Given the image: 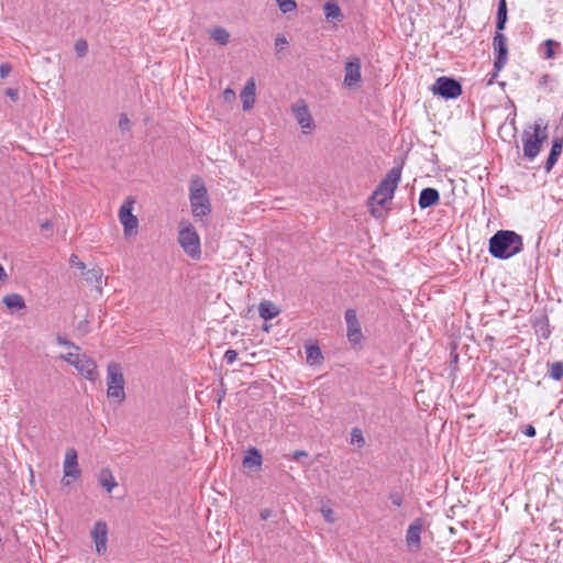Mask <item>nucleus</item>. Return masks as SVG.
I'll return each instance as SVG.
<instances>
[{
  "label": "nucleus",
  "instance_id": "35",
  "mask_svg": "<svg viewBox=\"0 0 563 563\" xmlns=\"http://www.w3.org/2000/svg\"><path fill=\"white\" fill-rule=\"evenodd\" d=\"M321 514L327 522H330V523L334 522L335 516H334V511L331 508L322 507Z\"/></svg>",
  "mask_w": 563,
  "mask_h": 563
},
{
  "label": "nucleus",
  "instance_id": "49",
  "mask_svg": "<svg viewBox=\"0 0 563 563\" xmlns=\"http://www.w3.org/2000/svg\"><path fill=\"white\" fill-rule=\"evenodd\" d=\"M497 74H498V71L495 69V71H494V73H492V74H489V75H488V76H489V78H488V80H487V85H488V86H490V85H493V84H494V80L496 79Z\"/></svg>",
  "mask_w": 563,
  "mask_h": 563
},
{
  "label": "nucleus",
  "instance_id": "9",
  "mask_svg": "<svg viewBox=\"0 0 563 563\" xmlns=\"http://www.w3.org/2000/svg\"><path fill=\"white\" fill-rule=\"evenodd\" d=\"M432 91L444 99H455L462 93V85L451 77H439L432 86Z\"/></svg>",
  "mask_w": 563,
  "mask_h": 563
},
{
  "label": "nucleus",
  "instance_id": "32",
  "mask_svg": "<svg viewBox=\"0 0 563 563\" xmlns=\"http://www.w3.org/2000/svg\"><path fill=\"white\" fill-rule=\"evenodd\" d=\"M75 52L78 57H84L88 52V44L85 40H78L75 43Z\"/></svg>",
  "mask_w": 563,
  "mask_h": 563
},
{
  "label": "nucleus",
  "instance_id": "38",
  "mask_svg": "<svg viewBox=\"0 0 563 563\" xmlns=\"http://www.w3.org/2000/svg\"><path fill=\"white\" fill-rule=\"evenodd\" d=\"M225 102H233L235 100V92L231 88H227L222 93Z\"/></svg>",
  "mask_w": 563,
  "mask_h": 563
},
{
  "label": "nucleus",
  "instance_id": "6",
  "mask_svg": "<svg viewBox=\"0 0 563 563\" xmlns=\"http://www.w3.org/2000/svg\"><path fill=\"white\" fill-rule=\"evenodd\" d=\"M178 242L190 257L198 258L200 256V238L190 223H180Z\"/></svg>",
  "mask_w": 563,
  "mask_h": 563
},
{
  "label": "nucleus",
  "instance_id": "2",
  "mask_svg": "<svg viewBox=\"0 0 563 563\" xmlns=\"http://www.w3.org/2000/svg\"><path fill=\"white\" fill-rule=\"evenodd\" d=\"M523 250V239L510 230H499L490 236L488 242L489 254L499 260H508Z\"/></svg>",
  "mask_w": 563,
  "mask_h": 563
},
{
  "label": "nucleus",
  "instance_id": "42",
  "mask_svg": "<svg viewBox=\"0 0 563 563\" xmlns=\"http://www.w3.org/2000/svg\"><path fill=\"white\" fill-rule=\"evenodd\" d=\"M307 456H308L307 451L298 450L292 453L291 460L299 462V461H301L302 457H307Z\"/></svg>",
  "mask_w": 563,
  "mask_h": 563
},
{
  "label": "nucleus",
  "instance_id": "24",
  "mask_svg": "<svg viewBox=\"0 0 563 563\" xmlns=\"http://www.w3.org/2000/svg\"><path fill=\"white\" fill-rule=\"evenodd\" d=\"M210 37L220 45H227L230 40V33L222 26H216L209 31Z\"/></svg>",
  "mask_w": 563,
  "mask_h": 563
},
{
  "label": "nucleus",
  "instance_id": "50",
  "mask_svg": "<svg viewBox=\"0 0 563 563\" xmlns=\"http://www.w3.org/2000/svg\"><path fill=\"white\" fill-rule=\"evenodd\" d=\"M8 278V275L3 268V266L0 264V282H4Z\"/></svg>",
  "mask_w": 563,
  "mask_h": 563
},
{
  "label": "nucleus",
  "instance_id": "4",
  "mask_svg": "<svg viewBox=\"0 0 563 563\" xmlns=\"http://www.w3.org/2000/svg\"><path fill=\"white\" fill-rule=\"evenodd\" d=\"M190 207L195 218L202 219L211 212V206L208 198L207 188L199 177L190 181Z\"/></svg>",
  "mask_w": 563,
  "mask_h": 563
},
{
  "label": "nucleus",
  "instance_id": "22",
  "mask_svg": "<svg viewBox=\"0 0 563 563\" xmlns=\"http://www.w3.org/2000/svg\"><path fill=\"white\" fill-rule=\"evenodd\" d=\"M258 312L264 320H271L279 313V309L271 301H262L258 306Z\"/></svg>",
  "mask_w": 563,
  "mask_h": 563
},
{
  "label": "nucleus",
  "instance_id": "13",
  "mask_svg": "<svg viewBox=\"0 0 563 563\" xmlns=\"http://www.w3.org/2000/svg\"><path fill=\"white\" fill-rule=\"evenodd\" d=\"M91 538L96 544V552L103 555L107 552L108 526L104 521H97L91 530Z\"/></svg>",
  "mask_w": 563,
  "mask_h": 563
},
{
  "label": "nucleus",
  "instance_id": "33",
  "mask_svg": "<svg viewBox=\"0 0 563 563\" xmlns=\"http://www.w3.org/2000/svg\"><path fill=\"white\" fill-rule=\"evenodd\" d=\"M508 10L506 0H499L498 9H497V18H503L508 20Z\"/></svg>",
  "mask_w": 563,
  "mask_h": 563
},
{
  "label": "nucleus",
  "instance_id": "30",
  "mask_svg": "<svg viewBox=\"0 0 563 563\" xmlns=\"http://www.w3.org/2000/svg\"><path fill=\"white\" fill-rule=\"evenodd\" d=\"M351 443L356 444L358 448H362L365 444V439L363 437L362 430L358 428H353L351 431Z\"/></svg>",
  "mask_w": 563,
  "mask_h": 563
},
{
  "label": "nucleus",
  "instance_id": "20",
  "mask_svg": "<svg viewBox=\"0 0 563 563\" xmlns=\"http://www.w3.org/2000/svg\"><path fill=\"white\" fill-rule=\"evenodd\" d=\"M100 485L108 492L111 493L114 487L118 486L111 471L109 468H102L98 476Z\"/></svg>",
  "mask_w": 563,
  "mask_h": 563
},
{
  "label": "nucleus",
  "instance_id": "46",
  "mask_svg": "<svg viewBox=\"0 0 563 563\" xmlns=\"http://www.w3.org/2000/svg\"><path fill=\"white\" fill-rule=\"evenodd\" d=\"M523 434L529 437V438L534 437L536 435V428L532 424L526 426V428L523 430Z\"/></svg>",
  "mask_w": 563,
  "mask_h": 563
},
{
  "label": "nucleus",
  "instance_id": "34",
  "mask_svg": "<svg viewBox=\"0 0 563 563\" xmlns=\"http://www.w3.org/2000/svg\"><path fill=\"white\" fill-rule=\"evenodd\" d=\"M389 499H390V501H391V504H393L394 506L399 507V506H401V505H402L404 496H402V494H401V493H399V492H393V493H390V495H389Z\"/></svg>",
  "mask_w": 563,
  "mask_h": 563
},
{
  "label": "nucleus",
  "instance_id": "27",
  "mask_svg": "<svg viewBox=\"0 0 563 563\" xmlns=\"http://www.w3.org/2000/svg\"><path fill=\"white\" fill-rule=\"evenodd\" d=\"M545 48L544 51V58L545 59H552L555 57V47H560V43L554 40H545L542 44Z\"/></svg>",
  "mask_w": 563,
  "mask_h": 563
},
{
  "label": "nucleus",
  "instance_id": "29",
  "mask_svg": "<svg viewBox=\"0 0 563 563\" xmlns=\"http://www.w3.org/2000/svg\"><path fill=\"white\" fill-rule=\"evenodd\" d=\"M307 358L313 363L319 362L322 358L321 350L318 345H310L306 350Z\"/></svg>",
  "mask_w": 563,
  "mask_h": 563
},
{
  "label": "nucleus",
  "instance_id": "14",
  "mask_svg": "<svg viewBox=\"0 0 563 563\" xmlns=\"http://www.w3.org/2000/svg\"><path fill=\"white\" fill-rule=\"evenodd\" d=\"M422 529L423 520L421 518H417L412 523L409 525L406 533V542L410 549H420Z\"/></svg>",
  "mask_w": 563,
  "mask_h": 563
},
{
  "label": "nucleus",
  "instance_id": "12",
  "mask_svg": "<svg viewBox=\"0 0 563 563\" xmlns=\"http://www.w3.org/2000/svg\"><path fill=\"white\" fill-rule=\"evenodd\" d=\"M345 322H346V336L349 341L353 344L360 343L363 334L361 324L358 322L356 311L354 309H347L345 311Z\"/></svg>",
  "mask_w": 563,
  "mask_h": 563
},
{
  "label": "nucleus",
  "instance_id": "39",
  "mask_svg": "<svg viewBox=\"0 0 563 563\" xmlns=\"http://www.w3.org/2000/svg\"><path fill=\"white\" fill-rule=\"evenodd\" d=\"M236 357H238V353L235 350H228L224 353V360L228 364H232L233 362H235Z\"/></svg>",
  "mask_w": 563,
  "mask_h": 563
},
{
  "label": "nucleus",
  "instance_id": "40",
  "mask_svg": "<svg viewBox=\"0 0 563 563\" xmlns=\"http://www.w3.org/2000/svg\"><path fill=\"white\" fill-rule=\"evenodd\" d=\"M12 67L9 63H2L0 65V77L3 79L11 73Z\"/></svg>",
  "mask_w": 563,
  "mask_h": 563
},
{
  "label": "nucleus",
  "instance_id": "26",
  "mask_svg": "<svg viewBox=\"0 0 563 563\" xmlns=\"http://www.w3.org/2000/svg\"><path fill=\"white\" fill-rule=\"evenodd\" d=\"M102 277V269L99 267L89 269L84 273V278L90 284H99Z\"/></svg>",
  "mask_w": 563,
  "mask_h": 563
},
{
  "label": "nucleus",
  "instance_id": "51",
  "mask_svg": "<svg viewBox=\"0 0 563 563\" xmlns=\"http://www.w3.org/2000/svg\"><path fill=\"white\" fill-rule=\"evenodd\" d=\"M275 44H276V46L285 45V44H287V40L284 36H278L276 38V43Z\"/></svg>",
  "mask_w": 563,
  "mask_h": 563
},
{
  "label": "nucleus",
  "instance_id": "16",
  "mask_svg": "<svg viewBox=\"0 0 563 563\" xmlns=\"http://www.w3.org/2000/svg\"><path fill=\"white\" fill-rule=\"evenodd\" d=\"M77 452L74 449H68L65 454L64 461V476L78 478L80 476V470L78 467Z\"/></svg>",
  "mask_w": 563,
  "mask_h": 563
},
{
  "label": "nucleus",
  "instance_id": "47",
  "mask_svg": "<svg viewBox=\"0 0 563 563\" xmlns=\"http://www.w3.org/2000/svg\"><path fill=\"white\" fill-rule=\"evenodd\" d=\"M271 516H272V510L267 509V508L262 509L260 512V517L262 520H267Z\"/></svg>",
  "mask_w": 563,
  "mask_h": 563
},
{
  "label": "nucleus",
  "instance_id": "44",
  "mask_svg": "<svg viewBox=\"0 0 563 563\" xmlns=\"http://www.w3.org/2000/svg\"><path fill=\"white\" fill-rule=\"evenodd\" d=\"M539 335L543 339H548L550 335L549 324H543L540 327V329L537 331Z\"/></svg>",
  "mask_w": 563,
  "mask_h": 563
},
{
  "label": "nucleus",
  "instance_id": "5",
  "mask_svg": "<svg viewBox=\"0 0 563 563\" xmlns=\"http://www.w3.org/2000/svg\"><path fill=\"white\" fill-rule=\"evenodd\" d=\"M108 397L117 399L119 402L125 399L124 377L120 364L111 362L107 368Z\"/></svg>",
  "mask_w": 563,
  "mask_h": 563
},
{
  "label": "nucleus",
  "instance_id": "45",
  "mask_svg": "<svg viewBox=\"0 0 563 563\" xmlns=\"http://www.w3.org/2000/svg\"><path fill=\"white\" fill-rule=\"evenodd\" d=\"M57 342H58V344H60V345L71 346V347L76 349L77 351L79 350V347H78V346H76L74 343L69 342L68 340H66L65 338H63V336H60V335H59V336H57Z\"/></svg>",
  "mask_w": 563,
  "mask_h": 563
},
{
  "label": "nucleus",
  "instance_id": "37",
  "mask_svg": "<svg viewBox=\"0 0 563 563\" xmlns=\"http://www.w3.org/2000/svg\"><path fill=\"white\" fill-rule=\"evenodd\" d=\"M119 128L122 130V131H128L130 130V120L128 118L126 114H121L120 115V119H119Z\"/></svg>",
  "mask_w": 563,
  "mask_h": 563
},
{
  "label": "nucleus",
  "instance_id": "52",
  "mask_svg": "<svg viewBox=\"0 0 563 563\" xmlns=\"http://www.w3.org/2000/svg\"><path fill=\"white\" fill-rule=\"evenodd\" d=\"M49 227H51V224H49L48 222H46V223H44V224L42 225V228H43V229H48Z\"/></svg>",
  "mask_w": 563,
  "mask_h": 563
},
{
  "label": "nucleus",
  "instance_id": "43",
  "mask_svg": "<svg viewBox=\"0 0 563 563\" xmlns=\"http://www.w3.org/2000/svg\"><path fill=\"white\" fill-rule=\"evenodd\" d=\"M507 19L497 18L496 19V32L503 33L506 27Z\"/></svg>",
  "mask_w": 563,
  "mask_h": 563
},
{
  "label": "nucleus",
  "instance_id": "36",
  "mask_svg": "<svg viewBox=\"0 0 563 563\" xmlns=\"http://www.w3.org/2000/svg\"><path fill=\"white\" fill-rule=\"evenodd\" d=\"M69 264H70V266H73V267H77V268H79V269H85V268H86L85 264H84V263L80 261V258H79L77 255H75V254H73V255L70 256V258H69Z\"/></svg>",
  "mask_w": 563,
  "mask_h": 563
},
{
  "label": "nucleus",
  "instance_id": "10",
  "mask_svg": "<svg viewBox=\"0 0 563 563\" xmlns=\"http://www.w3.org/2000/svg\"><path fill=\"white\" fill-rule=\"evenodd\" d=\"M493 47L496 53V57L494 60V68L497 71H500L507 63L508 57V46H507V37L505 34L500 32H496L493 38Z\"/></svg>",
  "mask_w": 563,
  "mask_h": 563
},
{
  "label": "nucleus",
  "instance_id": "25",
  "mask_svg": "<svg viewBox=\"0 0 563 563\" xmlns=\"http://www.w3.org/2000/svg\"><path fill=\"white\" fill-rule=\"evenodd\" d=\"M323 10L327 20L341 21L343 18L341 9L336 3L327 2L323 7Z\"/></svg>",
  "mask_w": 563,
  "mask_h": 563
},
{
  "label": "nucleus",
  "instance_id": "41",
  "mask_svg": "<svg viewBox=\"0 0 563 563\" xmlns=\"http://www.w3.org/2000/svg\"><path fill=\"white\" fill-rule=\"evenodd\" d=\"M5 96L9 97L14 102L19 100V91H18V89L8 88L5 90Z\"/></svg>",
  "mask_w": 563,
  "mask_h": 563
},
{
  "label": "nucleus",
  "instance_id": "11",
  "mask_svg": "<svg viewBox=\"0 0 563 563\" xmlns=\"http://www.w3.org/2000/svg\"><path fill=\"white\" fill-rule=\"evenodd\" d=\"M344 85L349 88L358 86L362 80L361 75V60L354 56L345 63L344 67Z\"/></svg>",
  "mask_w": 563,
  "mask_h": 563
},
{
  "label": "nucleus",
  "instance_id": "15",
  "mask_svg": "<svg viewBox=\"0 0 563 563\" xmlns=\"http://www.w3.org/2000/svg\"><path fill=\"white\" fill-rule=\"evenodd\" d=\"M292 112L297 122L300 124L305 133L307 132V130H311L312 118L303 101L295 103L292 106Z\"/></svg>",
  "mask_w": 563,
  "mask_h": 563
},
{
  "label": "nucleus",
  "instance_id": "18",
  "mask_svg": "<svg viewBox=\"0 0 563 563\" xmlns=\"http://www.w3.org/2000/svg\"><path fill=\"white\" fill-rule=\"evenodd\" d=\"M563 151V137H555L552 141V146L548 159L544 165V169L550 172L556 164L559 157Z\"/></svg>",
  "mask_w": 563,
  "mask_h": 563
},
{
  "label": "nucleus",
  "instance_id": "31",
  "mask_svg": "<svg viewBox=\"0 0 563 563\" xmlns=\"http://www.w3.org/2000/svg\"><path fill=\"white\" fill-rule=\"evenodd\" d=\"M283 13H289L296 10L297 3L295 0H276Z\"/></svg>",
  "mask_w": 563,
  "mask_h": 563
},
{
  "label": "nucleus",
  "instance_id": "3",
  "mask_svg": "<svg viewBox=\"0 0 563 563\" xmlns=\"http://www.w3.org/2000/svg\"><path fill=\"white\" fill-rule=\"evenodd\" d=\"M532 132L525 130L522 133L523 156L533 161L541 152L543 143L548 140V122L543 119L534 121Z\"/></svg>",
  "mask_w": 563,
  "mask_h": 563
},
{
  "label": "nucleus",
  "instance_id": "19",
  "mask_svg": "<svg viewBox=\"0 0 563 563\" xmlns=\"http://www.w3.org/2000/svg\"><path fill=\"white\" fill-rule=\"evenodd\" d=\"M255 84L254 80L251 79L246 82L243 90L240 93V98L242 101L243 110L247 111L253 108L255 102Z\"/></svg>",
  "mask_w": 563,
  "mask_h": 563
},
{
  "label": "nucleus",
  "instance_id": "8",
  "mask_svg": "<svg viewBox=\"0 0 563 563\" xmlns=\"http://www.w3.org/2000/svg\"><path fill=\"white\" fill-rule=\"evenodd\" d=\"M135 203V199L132 196H129L119 210V220L123 225V232L125 236H131L136 234L139 220L133 214V207Z\"/></svg>",
  "mask_w": 563,
  "mask_h": 563
},
{
  "label": "nucleus",
  "instance_id": "48",
  "mask_svg": "<svg viewBox=\"0 0 563 563\" xmlns=\"http://www.w3.org/2000/svg\"><path fill=\"white\" fill-rule=\"evenodd\" d=\"M550 75L549 74H544L540 79H539V85L540 86H544L548 84V81L550 80Z\"/></svg>",
  "mask_w": 563,
  "mask_h": 563
},
{
  "label": "nucleus",
  "instance_id": "17",
  "mask_svg": "<svg viewBox=\"0 0 563 563\" xmlns=\"http://www.w3.org/2000/svg\"><path fill=\"white\" fill-rule=\"evenodd\" d=\"M439 200V191L435 188L427 187L421 190L418 203L421 209H427L438 205Z\"/></svg>",
  "mask_w": 563,
  "mask_h": 563
},
{
  "label": "nucleus",
  "instance_id": "1",
  "mask_svg": "<svg viewBox=\"0 0 563 563\" xmlns=\"http://www.w3.org/2000/svg\"><path fill=\"white\" fill-rule=\"evenodd\" d=\"M401 178V166H394L368 199L371 214L375 218L384 216V209L393 200L394 192Z\"/></svg>",
  "mask_w": 563,
  "mask_h": 563
},
{
  "label": "nucleus",
  "instance_id": "28",
  "mask_svg": "<svg viewBox=\"0 0 563 563\" xmlns=\"http://www.w3.org/2000/svg\"><path fill=\"white\" fill-rule=\"evenodd\" d=\"M550 376L555 380L563 378V362L558 361L550 364Z\"/></svg>",
  "mask_w": 563,
  "mask_h": 563
},
{
  "label": "nucleus",
  "instance_id": "21",
  "mask_svg": "<svg viewBox=\"0 0 563 563\" xmlns=\"http://www.w3.org/2000/svg\"><path fill=\"white\" fill-rule=\"evenodd\" d=\"M262 454L257 449H250L243 459V466L245 468L260 467L262 465Z\"/></svg>",
  "mask_w": 563,
  "mask_h": 563
},
{
  "label": "nucleus",
  "instance_id": "7",
  "mask_svg": "<svg viewBox=\"0 0 563 563\" xmlns=\"http://www.w3.org/2000/svg\"><path fill=\"white\" fill-rule=\"evenodd\" d=\"M62 358L75 366L76 369L87 379L96 380L98 376L96 362L86 354L68 353L62 355Z\"/></svg>",
  "mask_w": 563,
  "mask_h": 563
},
{
  "label": "nucleus",
  "instance_id": "23",
  "mask_svg": "<svg viewBox=\"0 0 563 563\" xmlns=\"http://www.w3.org/2000/svg\"><path fill=\"white\" fill-rule=\"evenodd\" d=\"M3 303L10 310H13V309L20 310V309L25 308V302H24L23 297L18 294H10V295L4 296Z\"/></svg>",
  "mask_w": 563,
  "mask_h": 563
}]
</instances>
